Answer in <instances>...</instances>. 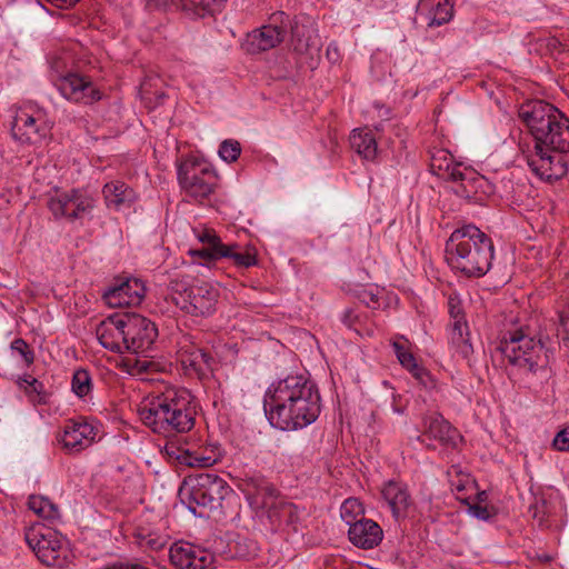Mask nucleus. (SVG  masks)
<instances>
[{"label":"nucleus","mask_w":569,"mask_h":569,"mask_svg":"<svg viewBox=\"0 0 569 569\" xmlns=\"http://www.w3.org/2000/svg\"><path fill=\"white\" fill-rule=\"evenodd\" d=\"M518 114L536 141V152L528 159V166L541 179L560 180L568 172L565 153L569 152V118L543 100L526 101Z\"/></svg>","instance_id":"1"},{"label":"nucleus","mask_w":569,"mask_h":569,"mask_svg":"<svg viewBox=\"0 0 569 569\" xmlns=\"http://www.w3.org/2000/svg\"><path fill=\"white\" fill-rule=\"evenodd\" d=\"M263 408L270 425L280 430H297L311 425L320 415L321 399L315 382L290 376L269 388Z\"/></svg>","instance_id":"2"},{"label":"nucleus","mask_w":569,"mask_h":569,"mask_svg":"<svg viewBox=\"0 0 569 569\" xmlns=\"http://www.w3.org/2000/svg\"><path fill=\"white\" fill-rule=\"evenodd\" d=\"M238 488L244 495L254 516L266 522L271 531L280 529L298 531L300 522L298 507L288 501L266 476L260 472L244 473L239 479Z\"/></svg>","instance_id":"3"},{"label":"nucleus","mask_w":569,"mask_h":569,"mask_svg":"<svg viewBox=\"0 0 569 569\" xmlns=\"http://www.w3.org/2000/svg\"><path fill=\"white\" fill-rule=\"evenodd\" d=\"M138 412L147 427L164 437L189 432L196 422L191 395L184 389H169L141 406Z\"/></svg>","instance_id":"4"},{"label":"nucleus","mask_w":569,"mask_h":569,"mask_svg":"<svg viewBox=\"0 0 569 569\" xmlns=\"http://www.w3.org/2000/svg\"><path fill=\"white\" fill-rule=\"evenodd\" d=\"M446 261L468 278H481L491 268L493 242L473 224L456 229L446 242Z\"/></svg>","instance_id":"5"},{"label":"nucleus","mask_w":569,"mask_h":569,"mask_svg":"<svg viewBox=\"0 0 569 569\" xmlns=\"http://www.w3.org/2000/svg\"><path fill=\"white\" fill-rule=\"evenodd\" d=\"M496 350L508 359L509 363L548 380L553 375L550 360L553 357V343L547 337H530L518 329L506 333Z\"/></svg>","instance_id":"6"},{"label":"nucleus","mask_w":569,"mask_h":569,"mask_svg":"<svg viewBox=\"0 0 569 569\" xmlns=\"http://www.w3.org/2000/svg\"><path fill=\"white\" fill-rule=\"evenodd\" d=\"M230 488L226 480L216 473H200L184 481L179 489L180 501L199 518H208L210 511L221 507V501Z\"/></svg>","instance_id":"7"},{"label":"nucleus","mask_w":569,"mask_h":569,"mask_svg":"<svg viewBox=\"0 0 569 569\" xmlns=\"http://www.w3.org/2000/svg\"><path fill=\"white\" fill-rule=\"evenodd\" d=\"M109 322L123 340L126 351L146 352L151 349L158 337L156 323L136 312L112 315L109 317Z\"/></svg>","instance_id":"8"},{"label":"nucleus","mask_w":569,"mask_h":569,"mask_svg":"<svg viewBox=\"0 0 569 569\" xmlns=\"http://www.w3.org/2000/svg\"><path fill=\"white\" fill-rule=\"evenodd\" d=\"M447 180L456 183L453 192L471 203L483 204L493 192L490 182L472 169H461V163L447 167Z\"/></svg>","instance_id":"9"},{"label":"nucleus","mask_w":569,"mask_h":569,"mask_svg":"<svg viewBox=\"0 0 569 569\" xmlns=\"http://www.w3.org/2000/svg\"><path fill=\"white\" fill-rule=\"evenodd\" d=\"M26 541L43 565L60 569L67 567V551L57 535L49 528L29 529L26 532Z\"/></svg>","instance_id":"10"},{"label":"nucleus","mask_w":569,"mask_h":569,"mask_svg":"<svg viewBox=\"0 0 569 569\" xmlns=\"http://www.w3.org/2000/svg\"><path fill=\"white\" fill-rule=\"evenodd\" d=\"M178 180L190 197L203 200L213 192L217 176L193 159L186 160L178 166Z\"/></svg>","instance_id":"11"},{"label":"nucleus","mask_w":569,"mask_h":569,"mask_svg":"<svg viewBox=\"0 0 569 569\" xmlns=\"http://www.w3.org/2000/svg\"><path fill=\"white\" fill-rule=\"evenodd\" d=\"M48 209L56 219L66 218L69 221L81 219L94 207V199L78 189H71L57 197H51L47 202Z\"/></svg>","instance_id":"12"},{"label":"nucleus","mask_w":569,"mask_h":569,"mask_svg":"<svg viewBox=\"0 0 569 569\" xmlns=\"http://www.w3.org/2000/svg\"><path fill=\"white\" fill-rule=\"evenodd\" d=\"M273 22L284 24L287 21L290 26L291 38L290 44L295 52L299 54H311L319 49V38L317 30L308 18L293 20L289 19L283 11H278L271 16Z\"/></svg>","instance_id":"13"},{"label":"nucleus","mask_w":569,"mask_h":569,"mask_svg":"<svg viewBox=\"0 0 569 569\" xmlns=\"http://www.w3.org/2000/svg\"><path fill=\"white\" fill-rule=\"evenodd\" d=\"M56 87L61 94L74 102L92 104L102 98L101 91L94 87L90 77L68 72L56 81Z\"/></svg>","instance_id":"14"},{"label":"nucleus","mask_w":569,"mask_h":569,"mask_svg":"<svg viewBox=\"0 0 569 569\" xmlns=\"http://www.w3.org/2000/svg\"><path fill=\"white\" fill-rule=\"evenodd\" d=\"M218 298L219 291L212 284L203 282L193 286L189 290L188 298H183L182 301L176 299L174 303L183 312L193 317H209L216 311Z\"/></svg>","instance_id":"15"},{"label":"nucleus","mask_w":569,"mask_h":569,"mask_svg":"<svg viewBox=\"0 0 569 569\" xmlns=\"http://www.w3.org/2000/svg\"><path fill=\"white\" fill-rule=\"evenodd\" d=\"M96 435L97 428L83 418L70 419L64 427L61 442L64 449L79 452L91 445Z\"/></svg>","instance_id":"16"},{"label":"nucleus","mask_w":569,"mask_h":569,"mask_svg":"<svg viewBox=\"0 0 569 569\" xmlns=\"http://www.w3.org/2000/svg\"><path fill=\"white\" fill-rule=\"evenodd\" d=\"M284 24L274 22L273 26H262L251 33H248L244 47L249 53L256 54L277 47L284 40Z\"/></svg>","instance_id":"17"},{"label":"nucleus","mask_w":569,"mask_h":569,"mask_svg":"<svg viewBox=\"0 0 569 569\" xmlns=\"http://www.w3.org/2000/svg\"><path fill=\"white\" fill-rule=\"evenodd\" d=\"M350 525L348 530L349 540L351 543L360 549H372L377 547L383 538L381 527L371 519L361 518Z\"/></svg>","instance_id":"18"},{"label":"nucleus","mask_w":569,"mask_h":569,"mask_svg":"<svg viewBox=\"0 0 569 569\" xmlns=\"http://www.w3.org/2000/svg\"><path fill=\"white\" fill-rule=\"evenodd\" d=\"M449 313L453 319L451 339L457 345L459 352L463 358L468 359L473 353V348L469 341L468 325L465 320V312L460 302L453 298H449Z\"/></svg>","instance_id":"19"},{"label":"nucleus","mask_w":569,"mask_h":569,"mask_svg":"<svg viewBox=\"0 0 569 569\" xmlns=\"http://www.w3.org/2000/svg\"><path fill=\"white\" fill-rule=\"evenodd\" d=\"M423 435L438 440L443 446L455 445L457 429L453 428L439 413H433L423 418Z\"/></svg>","instance_id":"20"},{"label":"nucleus","mask_w":569,"mask_h":569,"mask_svg":"<svg viewBox=\"0 0 569 569\" xmlns=\"http://www.w3.org/2000/svg\"><path fill=\"white\" fill-rule=\"evenodd\" d=\"M144 286L134 279L132 282L127 280L119 286L110 287L104 293L103 299L111 307H121L130 305L132 293L141 299L144 295Z\"/></svg>","instance_id":"21"},{"label":"nucleus","mask_w":569,"mask_h":569,"mask_svg":"<svg viewBox=\"0 0 569 569\" xmlns=\"http://www.w3.org/2000/svg\"><path fill=\"white\" fill-rule=\"evenodd\" d=\"M381 495L388 502L392 515L396 518L406 515L407 509L410 506V495L405 486L390 480L383 486Z\"/></svg>","instance_id":"22"},{"label":"nucleus","mask_w":569,"mask_h":569,"mask_svg":"<svg viewBox=\"0 0 569 569\" xmlns=\"http://www.w3.org/2000/svg\"><path fill=\"white\" fill-rule=\"evenodd\" d=\"M12 137L21 143L33 144L41 140L44 134L40 133L37 121L27 113L18 114L11 127Z\"/></svg>","instance_id":"23"},{"label":"nucleus","mask_w":569,"mask_h":569,"mask_svg":"<svg viewBox=\"0 0 569 569\" xmlns=\"http://www.w3.org/2000/svg\"><path fill=\"white\" fill-rule=\"evenodd\" d=\"M102 193L108 207L119 210L133 199V190L122 181H112L103 186Z\"/></svg>","instance_id":"24"},{"label":"nucleus","mask_w":569,"mask_h":569,"mask_svg":"<svg viewBox=\"0 0 569 569\" xmlns=\"http://www.w3.org/2000/svg\"><path fill=\"white\" fill-rule=\"evenodd\" d=\"M351 148L367 160L373 159L377 153V142L371 132L355 129L350 136Z\"/></svg>","instance_id":"25"},{"label":"nucleus","mask_w":569,"mask_h":569,"mask_svg":"<svg viewBox=\"0 0 569 569\" xmlns=\"http://www.w3.org/2000/svg\"><path fill=\"white\" fill-rule=\"evenodd\" d=\"M97 337L100 345L112 352L123 353L126 351L123 347V340L118 341L116 338H120L118 336L114 327L109 322V317L103 320L97 328Z\"/></svg>","instance_id":"26"},{"label":"nucleus","mask_w":569,"mask_h":569,"mask_svg":"<svg viewBox=\"0 0 569 569\" xmlns=\"http://www.w3.org/2000/svg\"><path fill=\"white\" fill-rule=\"evenodd\" d=\"M240 246L238 243L226 244L222 247V251H219L221 259L227 258L232 260L233 264L239 268H250L258 263L256 252L244 251L240 252L238 249Z\"/></svg>","instance_id":"27"},{"label":"nucleus","mask_w":569,"mask_h":569,"mask_svg":"<svg viewBox=\"0 0 569 569\" xmlns=\"http://www.w3.org/2000/svg\"><path fill=\"white\" fill-rule=\"evenodd\" d=\"M453 16V4L451 0H440L432 13L427 16L426 23L428 27H440L448 23Z\"/></svg>","instance_id":"28"},{"label":"nucleus","mask_w":569,"mask_h":569,"mask_svg":"<svg viewBox=\"0 0 569 569\" xmlns=\"http://www.w3.org/2000/svg\"><path fill=\"white\" fill-rule=\"evenodd\" d=\"M28 507L40 517L46 519H53L58 516V508L51 502L50 499L42 496H30L28 499Z\"/></svg>","instance_id":"29"},{"label":"nucleus","mask_w":569,"mask_h":569,"mask_svg":"<svg viewBox=\"0 0 569 569\" xmlns=\"http://www.w3.org/2000/svg\"><path fill=\"white\" fill-rule=\"evenodd\" d=\"M193 550L194 546L191 543H173L169 550L171 563L178 569H188Z\"/></svg>","instance_id":"30"},{"label":"nucleus","mask_w":569,"mask_h":569,"mask_svg":"<svg viewBox=\"0 0 569 569\" xmlns=\"http://www.w3.org/2000/svg\"><path fill=\"white\" fill-rule=\"evenodd\" d=\"M72 391L79 397L83 398L91 391L92 383L91 377L88 370L79 368L74 371L72 381Z\"/></svg>","instance_id":"31"},{"label":"nucleus","mask_w":569,"mask_h":569,"mask_svg":"<svg viewBox=\"0 0 569 569\" xmlns=\"http://www.w3.org/2000/svg\"><path fill=\"white\" fill-rule=\"evenodd\" d=\"M457 500L466 505L468 511L480 520H488L497 513L493 507L489 509L488 506H482L481 503H471L470 498L467 496L458 495Z\"/></svg>","instance_id":"32"},{"label":"nucleus","mask_w":569,"mask_h":569,"mask_svg":"<svg viewBox=\"0 0 569 569\" xmlns=\"http://www.w3.org/2000/svg\"><path fill=\"white\" fill-rule=\"evenodd\" d=\"M214 562V555L207 550L199 549L194 546L191 552L190 561H188V569H207Z\"/></svg>","instance_id":"33"},{"label":"nucleus","mask_w":569,"mask_h":569,"mask_svg":"<svg viewBox=\"0 0 569 569\" xmlns=\"http://www.w3.org/2000/svg\"><path fill=\"white\" fill-rule=\"evenodd\" d=\"M241 154V144L237 140H224L221 142L219 148V156L222 160L228 163H232L238 160Z\"/></svg>","instance_id":"34"},{"label":"nucleus","mask_w":569,"mask_h":569,"mask_svg":"<svg viewBox=\"0 0 569 569\" xmlns=\"http://www.w3.org/2000/svg\"><path fill=\"white\" fill-rule=\"evenodd\" d=\"M213 461L214 460H212L211 457L199 456L196 451H191L189 448H186L180 465L191 468L209 467Z\"/></svg>","instance_id":"35"},{"label":"nucleus","mask_w":569,"mask_h":569,"mask_svg":"<svg viewBox=\"0 0 569 569\" xmlns=\"http://www.w3.org/2000/svg\"><path fill=\"white\" fill-rule=\"evenodd\" d=\"M392 347L402 367H405L408 370L416 368L417 361L412 352L407 350L400 342L397 341L392 343Z\"/></svg>","instance_id":"36"},{"label":"nucleus","mask_w":569,"mask_h":569,"mask_svg":"<svg viewBox=\"0 0 569 569\" xmlns=\"http://www.w3.org/2000/svg\"><path fill=\"white\" fill-rule=\"evenodd\" d=\"M11 350L18 352L28 367L33 363L34 352L22 338H17L11 342Z\"/></svg>","instance_id":"37"},{"label":"nucleus","mask_w":569,"mask_h":569,"mask_svg":"<svg viewBox=\"0 0 569 569\" xmlns=\"http://www.w3.org/2000/svg\"><path fill=\"white\" fill-rule=\"evenodd\" d=\"M219 251H222V247H203L201 249H192L189 251L190 256L199 258L207 263L221 259Z\"/></svg>","instance_id":"38"},{"label":"nucleus","mask_w":569,"mask_h":569,"mask_svg":"<svg viewBox=\"0 0 569 569\" xmlns=\"http://www.w3.org/2000/svg\"><path fill=\"white\" fill-rule=\"evenodd\" d=\"M171 2L177 7H180L183 11H189L196 16L203 17V0H171Z\"/></svg>","instance_id":"39"},{"label":"nucleus","mask_w":569,"mask_h":569,"mask_svg":"<svg viewBox=\"0 0 569 569\" xmlns=\"http://www.w3.org/2000/svg\"><path fill=\"white\" fill-rule=\"evenodd\" d=\"M193 286L186 282L183 279H172L169 283V289L173 295L179 296V300L182 301L183 298H188L189 290L192 289ZM177 298H173V301Z\"/></svg>","instance_id":"40"},{"label":"nucleus","mask_w":569,"mask_h":569,"mask_svg":"<svg viewBox=\"0 0 569 569\" xmlns=\"http://www.w3.org/2000/svg\"><path fill=\"white\" fill-rule=\"evenodd\" d=\"M198 239L200 242L207 244V247H224L221 242L220 237L212 229H204L199 236Z\"/></svg>","instance_id":"41"},{"label":"nucleus","mask_w":569,"mask_h":569,"mask_svg":"<svg viewBox=\"0 0 569 569\" xmlns=\"http://www.w3.org/2000/svg\"><path fill=\"white\" fill-rule=\"evenodd\" d=\"M552 447L558 451H569V427H565L557 432Z\"/></svg>","instance_id":"42"},{"label":"nucleus","mask_w":569,"mask_h":569,"mask_svg":"<svg viewBox=\"0 0 569 569\" xmlns=\"http://www.w3.org/2000/svg\"><path fill=\"white\" fill-rule=\"evenodd\" d=\"M546 509V501L541 500L540 502L536 501L535 503L530 505L528 512L531 516V518L537 520L538 523L541 526L545 521V517L547 513Z\"/></svg>","instance_id":"43"},{"label":"nucleus","mask_w":569,"mask_h":569,"mask_svg":"<svg viewBox=\"0 0 569 569\" xmlns=\"http://www.w3.org/2000/svg\"><path fill=\"white\" fill-rule=\"evenodd\" d=\"M186 448L187 447H183L182 445H178L177 442L170 441L164 446V451L168 457L177 460L178 463L180 465Z\"/></svg>","instance_id":"44"},{"label":"nucleus","mask_w":569,"mask_h":569,"mask_svg":"<svg viewBox=\"0 0 569 569\" xmlns=\"http://www.w3.org/2000/svg\"><path fill=\"white\" fill-rule=\"evenodd\" d=\"M440 0H419L417 4V14L419 17H425V20H427V16H430L436 8V6H439Z\"/></svg>","instance_id":"45"},{"label":"nucleus","mask_w":569,"mask_h":569,"mask_svg":"<svg viewBox=\"0 0 569 569\" xmlns=\"http://www.w3.org/2000/svg\"><path fill=\"white\" fill-rule=\"evenodd\" d=\"M409 371L425 387H428L429 383H432L430 373L425 368L420 367L418 363H416L415 369H410Z\"/></svg>","instance_id":"46"},{"label":"nucleus","mask_w":569,"mask_h":569,"mask_svg":"<svg viewBox=\"0 0 569 569\" xmlns=\"http://www.w3.org/2000/svg\"><path fill=\"white\" fill-rule=\"evenodd\" d=\"M227 0H203L202 11L206 14H212L216 10L220 9Z\"/></svg>","instance_id":"47"},{"label":"nucleus","mask_w":569,"mask_h":569,"mask_svg":"<svg viewBox=\"0 0 569 569\" xmlns=\"http://www.w3.org/2000/svg\"><path fill=\"white\" fill-rule=\"evenodd\" d=\"M356 508L359 512L363 513L361 503H359L357 499L346 500L341 507V516L345 518L348 513L353 512Z\"/></svg>","instance_id":"48"},{"label":"nucleus","mask_w":569,"mask_h":569,"mask_svg":"<svg viewBox=\"0 0 569 569\" xmlns=\"http://www.w3.org/2000/svg\"><path fill=\"white\" fill-rule=\"evenodd\" d=\"M197 358L200 360V366L204 365L206 369H211V365L213 363L214 359L211 356V353L204 349H198L196 351Z\"/></svg>","instance_id":"49"},{"label":"nucleus","mask_w":569,"mask_h":569,"mask_svg":"<svg viewBox=\"0 0 569 569\" xmlns=\"http://www.w3.org/2000/svg\"><path fill=\"white\" fill-rule=\"evenodd\" d=\"M341 321L349 328H353L355 323L358 321V316L355 313L353 309H346L343 311Z\"/></svg>","instance_id":"50"},{"label":"nucleus","mask_w":569,"mask_h":569,"mask_svg":"<svg viewBox=\"0 0 569 569\" xmlns=\"http://www.w3.org/2000/svg\"><path fill=\"white\" fill-rule=\"evenodd\" d=\"M183 363L186 367L192 368L198 373H204V369L200 366V360L197 358L196 352L191 353L187 360H183Z\"/></svg>","instance_id":"51"},{"label":"nucleus","mask_w":569,"mask_h":569,"mask_svg":"<svg viewBox=\"0 0 569 569\" xmlns=\"http://www.w3.org/2000/svg\"><path fill=\"white\" fill-rule=\"evenodd\" d=\"M559 323L567 335L566 339L569 340V306L567 310L559 312Z\"/></svg>","instance_id":"52"},{"label":"nucleus","mask_w":569,"mask_h":569,"mask_svg":"<svg viewBox=\"0 0 569 569\" xmlns=\"http://www.w3.org/2000/svg\"><path fill=\"white\" fill-rule=\"evenodd\" d=\"M29 378H30V380L24 379V381L29 383L32 391H34L37 393H41L43 391V383L36 378H31V377H29Z\"/></svg>","instance_id":"53"},{"label":"nucleus","mask_w":569,"mask_h":569,"mask_svg":"<svg viewBox=\"0 0 569 569\" xmlns=\"http://www.w3.org/2000/svg\"><path fill=\"white\" fill-rule=\"evenodd\" d=\"M487 499H488V493H487V491H485V490H483V491H478V492L476 493V500H477V502H476V503H482V502H486V501H487Z\"/></svg>","instance_id":"54"},{"label":"nucleus","mask_w":569,"mask_h":569,"mask_svg":"<svg viewBox=\"0 0 569 569\" xmlns=\"http://www.w3.org/2000/svg\"><path fill=\"white\" fill-rule=\"evenodd\" d=\"M453 490L458 493H462L466 490V485L462 480H459L457 483H452Z\"/></svg>","instance_id":"55"},{"label":"nucleus","mask_w":569,"mask_h":569,"mask_svg":"<svg viewBox=\"0 0 569 569\" xmlns=\"http://www.w3.org/2000/svg\"><path fill=\"white\" fill-rule=\"evenodd\" d=\"M539 560H540L541 562L547 563V562H550V561L552 560V557H551V556H549V555H542V556H539Z\"/></svg>","instance_id":"56"},{"label":"nucleus","mask_w":569,"mask_h":569,"mask_svg":"<svg viewBox=\"0 0 569 569\" xmlns=\"http://www.w3.org/2000/svg\"><path fill=\"white\" fill-rule=\"evenodd\" d=\"M138 363L140 366V370H142V371H147L148 370L149 362L142 361V362H138Z\"/></svg>","instance_id":"57"},{"label":"nucleus","mask_w":569,"mask_h":569,"mask_svg":"<svg viewBox=\"0 0 569 569\" xmlns=\"http://www.w3.org/2000/svg\"><path fill=\"white\" fill-rule=\"evenodd\" d=\"M157 98H158L159 100H162L163 98H166V93H164V92H160V93L157 96Z\"/></svg>","instance_id":"58"},{"label":"nucleus","mask_w":569,"mask_h":569,"mask_svg":"<svg viewBox=\"0 0 569 569\" xmlns=\"http://www.w3.org/2000/svg\"><path fill=\"white\" fill-rule=\"evenodd\" d=\"M393 411H396V412H402V409H401V408H398V407H396V406L393 405Z\"/></svg>","instance_id":"59"},{"label":"nucleus","mask_w":569,"mask_h":569,"mask_svg":"<svg viewBox=\"0 0 569 569\" xmlns=\"http://www.w3.org/2000/svg\"><path fill=\"white\" fill-rule=\"evenodd\" d=\"M370 299H371L372 301H377V299H376V296H375V295H371V296H370Z\"/></svg>","instance_id":"60"}]
</instances>
